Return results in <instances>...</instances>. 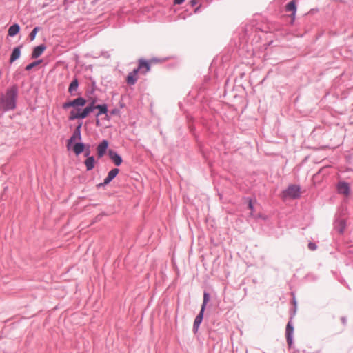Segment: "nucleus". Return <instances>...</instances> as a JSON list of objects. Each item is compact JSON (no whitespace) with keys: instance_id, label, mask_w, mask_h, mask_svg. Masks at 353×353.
Listing matches in <instances>:
<instances>
[{"instance_id":"nucleus-13","label":"nucleus","mask_w":353,"mask_h":353,"mask_svg":"<svg viewBox=\"0 0 353 353\" xmlns=\"http://www.w3.org/2000/svg\"><path fill=\"white\" fill-rule=\"evenodd\" d=\"M286 11L288 12H292V19H294L295 17V13H296V3H295V1L293 0V1H291L290 2H289L287 5H286Z\"/></svg>"},{"instance_id":"nucleus-8","label":"nucleus","mask_w":353,"mask_h":353,"mask_svg":"<svg viewBox=\"0 0 353 353\" xmlns=\"http://www.w3.org/2000/svg\"><path fill=\"white\" fill-rule=\"evenodd\" d=\"M293 331H294V328H293L292 325H291V323L288 322V323L287 324V326H286V339H287V342H288L289 346H290L292 343V335L293 334Z\"/></svg>"},{"instance_id":"nucleus-23","label":"nucleus","mask_w":353,"mask_h":353,"mask_svg":"<svg viewBox=\"0 0 353 353\" xmlns=\"http://www.w3.org/2000/svg\"><path fill=\"white\" fill-rule=\"evenodd\" d=\"M209 299H210L209 294L208 293L205 292L203 294V303L201 310H205V305H206L207 303L209 301Z\"/></svg>"},{"instance_id":"nucleus-9","label":"nucleus","mask_w":353,"mask_h":353,"mask_svg":"<svg viewBox=\"0 0 353 353\" xmlns=\"http://www.w3.org/2000/svg\"><path fill=\"white\" fill-rule=\"evenodd\" d=\"M108 154L116 165L119 166L121 164L122 159L117 152L110 150Z\"/></svg>"},{"instance_id":"nucleus-19","label":"nucleus","mask_w":353,"mask_h":353,"mask_svg":"<svg viewBox=\"0 0 353 353\" xmlns=\"http://www.w3.org/2000/svg\"><path fill=\"white\" fill-rule=\"evenodd\" d=\"M84 150V144L81 143H76L73 147V151L77 154L79 155L81 154Z\"/></svg>"},{"instance_id":"nucleus-21","label":"nucleus","mask_w":353,"mask_h":353,"mask_svg":"<svg viewBox=\"0 0 353 353\" xmlns=\"http://www.w3.org/2000/svg\"><path fill=\"white\" fill-rule=\"evenodd\" d=\"M94 109H98L99 110V113L97 114V116L101 114H105L108 111V109H107V105L103 104V105H97L96 106H94Z\"/></svg>"},{"instance_id":"nucleus-16","label":"nucleus","mask_w":353,"mask_h":353,"mask_svg":"<svg viewBox=\"0 0 353 353\" xmlns=\"http://www.w3.org/2000/svg\"><path fill=\"white\" fill-rule=\"evenodd\" d=\"M95 160L93 157H88L87 159L85 161V165L87 170L90 171L92 170L94 167Z\"/></svg>"},{"instance_id":"nucleus-31","label":"nucleus","mask_w":353,"mask_h":353,"mask_svg":"<svg viewBox=\"0 0 353 353\" xmlns=\"http://www.w3.org/2000/svg\"><path fill=\"white\" fill-rule=\"evenodd\" d=\"M248 208H249V209H250L251 210H252V209H253V205H252V203L251 200H250V201H249Z\"/></svg>"},{"instance_id":"nucleus-7","label":"nucleus","mask_w":353,"mask_h":353,"mask_svg":"<svg viewBox=\"0 0 353 353\" xmlns=\"http://www.w3.org/2000/svg\"><path fill=\"white\" fill-rule=\"evenodd\" d=\"M338 191L340 194L348 196L350 193V188L347 183L340 182L338 184Z\"/></svg>"},{"instance_id":"nucleus-11","label":"nucleus","mask_w":353,"mask_h":353,"mask_svg":"<svg viewBox=\"0 0 353 353\" xmlns=\"http://www.w3.org/2000/svg\"><path fill=\"white\" fill-rule=\"evenodd\" d=\"M203 312H204V310H201L199 314L196 316V317L194 319V326H193V330H194V332H197L198 328H199L201 323L202 322Z\"/></svg>"},{"instance_id":"nucleus-1","label":"nucleus","mask_w":353,"mask_h":353,"mask_svg":"<svg viewBox=\"0 0 353 353\" xmlns=\"http://www.w3.org/2000/svg\"><path fill=\"white\" fill-rule=\"evenodd\" d=\"M17 88L13 86L8 89L4 96L0 99V109L3 111L13 110L16 107Z\"/></svg>"},{"instance_id":"nucleus-15","label":"nucleus","mask_w":353,"mask_h":353,"mask_svg":"<svg viewBox=\"0 0 353 353\" xmlns=\"http://www.w3.org/2000/svg\"><path fill=\"white\" fill-rule=\"evenodd\" d=\"M20 55H21L20 47L14 48L11 54L10 62V63L14 62V61H16L17 59L19 58Z\"/></svg>"},{"instance_id":"nucleus-28","label":"nucleus","mask_w":353,"mask_h":353,"mask_svg":"<svg viewBox=\"0 0 353 353\" xmlns=\"http://www.w3.org/2000/svg\"><path fill=\"white\" fill-rule=\"evenodd\" d=\"M340 321H341V323L343 325H346L347 320H346V318H345V317H341V318L340 319Z\"/></svg>"},{"instance_id":"nucleus-14","label":"nucleus","mask_w":353,"mask_h":353,"mask_svg":"<svg viewBox=\"0 0 353 353\" xmlns=\"http://www.w3.org/2000/svg\"><path fill=\"white\" fill-rule=\"evenodd\" d=\"M94 110V106H87L82 111L79 110V119H84Z\"/></svg>"},{"instance_id":"nucleus-27","label":"nucleus","mask_w":353,"mask_h":353,"mask_svg":"<svg viewBox=\"0 0 353 353\" xmlns=\"http://www.w3.org/2000/svg\"><path fill=\"white\" fill-rule=\"evenodd\" d=\"M308 248H309V249H310V250H316V244H315V243H310L308 244Z\"/></svg>"},{"instance_id":"nucleus-32","label":"nucleus","mask_w":353,"mask_h":353,"mask_svg":"<svg viewBox=\"0 0 353 353\" xmlns=\"http://www.w3.org/2000/svg\"><path fill=\"white\" fill-rule=\"evenodd\" d=\"M89 154H90V150L86 151V152L85 153V156L88 157Z\"/></svg>"},{"instance_id":"nucleus-6","label":"nucleus","mask_w":353,"mask_h":353,"mask_svg":"<svg viewBox=\"0 0 353 353\" xmlns=\"http://www.w3.org/2000/svg\"><path fill=\"white\" fill-rule=\"evenodd\" d=\"M108 147V142L106 140H103L98 146L97 148V154L99 158L102 157Z\"/></svg>"},{"instance_id":"nucleus-4","label":"nucleus","mask_w":353,"mask_h":353,"mask_svg":"<svg viewBox=\"0 0 353 353\" xmlns=\"http://www.w3.org/2000/svg\"><path fill=\"white\" fill-rule=\"evenodd\" d=\"M139 71L137 68L134 69L133 71L130 72L126 78V82L128 85H134L138 80V72Z\"/></svg>"},{"instance_id":"nucleus-30","label":"nucleus","mask_w":353,"mask_h":353,"mask_svg":"<svg viewBox=\"0 0 353 353\" xmlns=\"http://www.w3.org/2000/svg\"><path fill=\"white\" fill-rule=\"evenodd\" d=\"M96 102L97 100L95 99H92L89 106H95L94 104L96 103Z\"/></svg>"},{"instance_id":"nucleus-25","label":"nucleus","mask_w":353,"mask_h":353,"mask_svg":"<svg viewBox=\"0 0 353 353\" xmlns=\"http://www.w3.org/2000/svg\"><path fill=\"white\" fill-rule=\"evenodd\" d=\"M38 30H39L38 27H36L32 30V31L31 32V33L29 35L31 41H33L35 39V37H36V34H37Z\"/></svg>"},{"instance_id":"nucleus-29","label":"nucleus","mask_w":353,"mask_h":353,"mask_svg":"<svg viewBox=\"0 0 353 353\" xmlns=\"http://www.w3.org/2000/svg\"><path fill=\"white\" fill-rule=\"evenodd\" d=\"M185 0H174V4H181Z\"/></svg>"},{"instance_id":"nucleus-22","label":"nucleus","mask_w":353,"mask_h":353,"mask_svg":"<svg viewBox=\"0 0 353 353\" xmlns=\"http://www.w3.org/2000/svg\"><path fill=\"white\" fill-rule=\"evenodd\" d=\"M76 119H79V110H73L70 113V120H74Z\"/></svg>"},{"instance_id":"nucleus-10","label":"nucleus","mask_w":353,"mask_h":353,"mask_svg":"<svg viewBox=\"0 0 353 353\" xmlns=\"http://www.w3.org/2000/svg\"><path fill=\"white\" fill-rule=\"evenodd\" d=\"M81 125L80 124L74 130L72 136L70 137V139L68 141V147L69 146V145L70 143H72L73 141H76V140H80L81 137V131H80V128H81Z\"/></svg>"},{"instance_id":"nucleus-17","label":"nucleus","mask_w":353,"mask_h":353,"mask_svg":"<svg viewBox=\"0 0 353 353\" xmlns=\"http://www.w3.org/2000/svg\"><path fill=\"white\" fill-rule=\"evenodd\" d=\"M20 30V27L18 24H14L11 26L8 29V35L10 37H14L17 34L19 33Z\"/></svg>"},{"instance_id":"nucleus-26","label":"nucleus","mask_w":353,"mask_h":353,"mask_svg":"<svg viewBox=\"0 0 353 353\" xmlns=\"http://www.w3.org/2000/svg\"><path fill=\"white\" fill-rule=\"evenodd\" d=\"M70 107H73L72 101L64 103L63 104V108H64V109H68Z\"/></svg>"},{"instance_id":"nucleus-20","label":"nucleus","mask_w":353,"mask_h":353,"mask_svg":"<svg viewBox=\"0 0 353 353\" xmlns=\"http://www.w3.org/2000/svg\"><path fill=\"white\" fill-rule=\"evenodd\" d=\"M85 103H86V101L82 97H79V98H77V99L72 100L73 107L84 106L85 105Z\"/></svg>"},{"instance_id":"nucleus-18","label":"nucleus","mask_w":353,"mask_h":353,"mask_svg":"<svg viewBox=\"0 0 353 353\" xmlns=\"http://www.w3.org/2000/svg\"><path fill=\"white\" fill-rule=\"evenodd\" d=\"M78 85H79L78 80L77 79H74L70 84V86L68 88V92L71 94H73V92L77 91V90L78 88Z\"/></svg>"},{"instance_id":"nucleus-3","label":"nucleus","mask_w":353,"mask_h":353,"mask_svg":"<svg viewBox=\"0 0 353 353\" xmlns=\"http://www.w3.org/2000/svg\"><path fill=\"white\" fill-rule=\"evenodd\" d=\"M137 70L141 74H146L150 70V61H147L143 59H140L139 61V65Z\"/></svg>"},{"instance_id":"nucleus-2","label":"nucleus","mask_w":353,"mask_h":353,"mask_svg":"<svg viewBox=\"0 0 353 353\" xmlns=\"http://www.w3.org/2000/svg\"><path fill=\"white\" fill-rule=\"evenodd\" d=\"M301 188L297 185H290L282 192V198L283 199H295L301 196Z\"/></svg>"},{"instance_id":"nucleus-24","label":"nucleus","mask_w":353,"mask_h":353,"mask_svg":"<svg viewBox=\"0 0 353 353\" xmlns=\"http://www.w3.org/2000/svg\"><path fill=\"white\" fill-rule=\"evenodd\" d=\"M42 62L41 60H39V61H34L30 64H28L26 67V70H30L31 69H32L34 67L38 65L39 64H40Z\"/></svg>"},{"instance_id":"nucleus-12","label":"nucleus","mask_w":353,"mask_h":353,"mask_svg":"<svg viewBox=\"0 0 353 353\" xmlns=\"http://www.w3.org/2000/svg\"><path fill=\"white\" fill-rule=\"evenodd\" d=\"M46 46L44 45H40L34 48L32 53V58H37L39 57L45 50Z\"/></svg>"},{"instance_id":"nucleus-5","label":"nucleus","mask_w":353,"mask_h":353,"mask_svg":"<svg viewBox=\"0 0 353 353\" xmlns=\"http://www.w3.org/2000/svg\"><path fill=\"white\" fill-rule=\"evenodd\" d=\"M119 171V170L117 168H114V169L111 170L109 172L107 177L104 179L103 183L99 184L98 186L100 187V186L108 185L118 174Z\"/></svg>"}]
</instances>
